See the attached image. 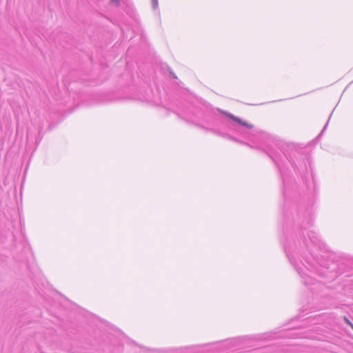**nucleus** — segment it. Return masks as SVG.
I'll list each match as a JSON object with an SVG mask.
<instances>
[{
    "mask_svg": "<svg viewBox=\"0 0 353 353\" xmlns=\"http://www.w3.org/2000/svg\"><path fill=\"white\" fill-rule=\"evenodd\" d=\"M228 117L229 118H230L231 119H232L233 121L237 122L238 123H239V124H241V125H242L243 126H245V127H247L248 128H253V125L249 124V123H248L246 122H243L239 118H237V117L233 116L232 114H228Z\"/></svg>",
    "mask_w": 353,
    "mask_h": 353,
    "instance_id": "obj_1",
    "label": "nucleus"
},
{
    "mask_svg": "<svg viewBox=\"0 0 353 353\" xmlns=\"http://www.w3.org/2000/svg\"><path fill=\"white\" fill-rule=\"evenodd\" d=\"M345 321L346 322V323L347 325H349L353 330V324L350 321L349 319H347V318H345Z\"/></svg>",
    "mask_w": 353,
    "mask_h": 353,
    "instance_id": "obj_2",
    "label": "nucleus"
},
{
    "mask_svg": "<svg viewBox=\"0 0 353 353\" xmlns=\"http://www.w3.org/2000/svg\"><path fill=\"white\" fill-rule=\"evenodd\" d=\"M111 3H114L117 6H119L120 0H110Z\"/></svg>",
    "mask_w": 353,
    "mask_h": 353,
    "instance_id": "obj_3",
    "label": "nucleus"
},
{
    "mask_svg": "<svg viewBox=\"0 0 353 353\" xmlns=\"http://www.w3.org/2000/svg\"><path fill=\"white\" fill-rule=\"evenodd\" d=\"M154 7L157 6V0H154Z\"/></svg>",
    "mask_w": 353,
    "mask_h": 353,
    "instance_id": "obj_4",
    "label": "nucleus"
}]
</instances>
